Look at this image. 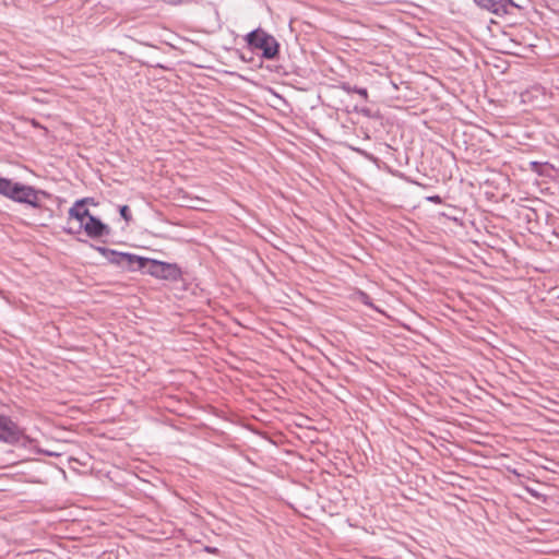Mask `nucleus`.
Segmentation results:
<instances>
[{"label":"nucleus","mask_w":559,"mask_h":559,"mask_svg":"<svg viewBox=\"0 0 559 559\" xmlns=\"http://www.w3.org/2000/svg\"><path fill=\"white\" fill-rule=\"evenodd\" d=\"M136 271H143L146 274L162 280L178 281L181 278V271L177 264L143 257H141V261L139 265H136Z\"/></svg>","instance_id":"f257e3e1"},{"label":"nucleus","mask_w":559,"mask_h":559,"mask_svg":"<svg viewBox=\"0 0 559 559\" xmlns=\"http://www.w3.org/2000/svg\"><path fill=\"white\" fill-rule=\"evenodd\" d=\"M246 41L251 48L261 50L264 59L272 60L278 55L277 40L262 29H254L247 34Z\"/></svg>","instance_id":"f03ea898"},{"label":"nucleus","mask_w":559,"mask_h":559,"mask_svg":"<svg viewBox=\"0 0 559 559\" xmlns=\"http://www.w3.org/2000/svg\"><path fill=\"white\" fill-rule=\"evenodd\" d=\"M103 257H105L111 264L127 269L129 271H136V265L141 261V257L127 252H118L105 247L92 246Z\"/></svg>","instance_id":"7ed1b4c3"},{"label":"nucleus","mask_w":559,"mask_h":559,"mask_svg":"<svg viewBox=\"0 0 559 559\" xmlns=\"http://www.w3.org/2000/svg\"><path fill=\"white\" fill-rule=\"evenodd\" d=\"M39 195H46V192L36 190L32 186H26L14 181L9 199L14 202L28 204L37 209L40 206Z\"/></svg>","instance_id":"20e7f679"},{"label":"nucleus","mask_w":559,"mask_h":559,"mask_svg":"<svg viewBox=\"0 0 559 559\" xmlns=\"http://www.w3.org/2000/svg\"><path fill=\"white\" fill-rule=\"evenodd\" d=\"M21 431L15 423L9 417L0 415V440L7 443H14L20 440Z\"/></svg>","instance_id":"39448f33"},{"label":"nucleus","mask_w":559,"mask_h":559,"mask_svg":"<svg viewBox=\"0 0 559 559\" xmlns=\"http://www.w3.org/2000/svg\"><path fill=\"white\" fill-rule=\"evenodd\" d=\"M82 228L86 233V235L91 238H99L103 236H108L110 234V228L108 225L104 224L96 216H90V219L82 224Z\"/></svg>","instance_id":"423d86ee"},{"label":"nucleus","mask_w":559,"mask_h":559,"mask_svg":"<svg viewBox=\"0 0 559 559\" xmlns=\"http://www.w3.org/2000/svg\"><path fill=\"white\" fill-rule=\"evenodd\" d=\"M475 3L497 15L508 13L510 7H518L512 0H475Z\"/></svg>","instance_id":"0eeeda50"},{"label":"nucleus","mask_w":559,"mask_h":559,"mask_svg":"<svg viewBox=\"0 0 559 559\" xmlns=\"http://www.w3.org/2000/svg\"><path fill=\"white\" fill-rule=\"evenodd\" d=\"M87 199L78 200L73 206L69 210L70 218H74L80 222V228H82V224H85L86 221L90 219V216H93L87 209L84 207Z\"/></svg>","instance_id":"6e6552de"},{"label":"nucleus","mask_w":559,"mask_h":559,"mask_svg":"<svg viewBox=\"0 0 559 559\" xmlns=\"http://www.w3.org/2000/svg\"><path fill=\"white\" fill-rule=\"evenodd\" d=\"M13 183V180L0 177V194L9 199Z\"/></svg>","instance_id":"1a4fd4ad"},{"label":"nucleus","mask_w":559,"mask_h":559,"mask_svg":"<svg viewBox=\"0 0 559 559\" xmlns=\"http://www.w3.org/2000/svg\"><path fill=\"white\" fill-rule=\"evenodd\" d=\"M344 90L349 92V93H357L358 95H360L365 100H367L368 98V92L366 88L364 87H357V86H354V87H350V86H344Z\"/></svg>","instance_id":"9d476101"},{"label":"nucleus","mask_w":559,"mask_h":559,"mask_svg":"<svg viewBox=\"0 0 559 559\" xmlns=\"http://www.w3.org/2000/svg\"><path fill=\"white\" fill-rule=\"evenodd\" d=\"M119 213L121 215V217L126 221V222H130L131 221V212H130V209L128 205H121L119 207Z\"/></svg>","instance_id":"9b49d317"},{"label":"nucleus","mask_w":559,"mask_h":559,"mask_svg":"<svg viewBox=\"0 0 559 559\" xmlns=\"http://www.w3.org/2000/svg\"><path fill=\"white\" fill-rule=\"evenodd\" d=\"M160 1L168 5H179V4L188 2L189 0H160Z\"/></svg>","instance_id":"f8f14e48"}]
</instances>
